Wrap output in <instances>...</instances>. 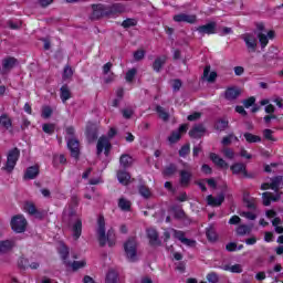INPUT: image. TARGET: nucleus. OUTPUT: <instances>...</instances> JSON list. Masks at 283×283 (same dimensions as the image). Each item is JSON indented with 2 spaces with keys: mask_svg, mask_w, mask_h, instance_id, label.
<instances>
[{
  "mask_svg": "<svg viewBox=\"0 0 283 283\" xmlns=\"http://www.w3.org/2000/svg\"><path fill=\"white\" fill-rule=\"evenodd\" d=\"M93 12L91 14L92 21H101V19H116L119 14L125 12V4L114 2L111 4L97 3L91 6Z\"/></svg>",
  "mask_w": 283,
  "mask_h": 283,
  "instance_id": "1",
  "label": "nucleus"
},
{
  "mask_svg": "<svg viewBox=\"0 0 283 283\" xmlns=\"http://www.w3.org/2000/svg\"><path fill=\"white\" fill-rule=\"evenodd\" d=\"M97 240L99 242V247H105V244H108V247H114L116 242L114 241L116 238V234L114 233V229H109L106 233L105 230V217L103 214H99L97 218V229H96Z\"/></svg>",
  "mask_w": 283,
  "mask_h": 283,
  "instance_id": "2",
  "label": "nucleus"
},
{
  "mask_svg": "<svg viewBox=\"0 0 283 283\" xmlns=\"http://www.w3.org/2000/svg\"><path fill=\"white\" fill-rule=\"evenodd\" d=\"M116 134H118V132L116 130V128H111L107 133V136L102 135L98 139H97V144H96V156H101V154H103L106 156H109L111 151H112V142H109V138H114V136H116Z\"/></svg>",
  "mask_w": 283,
  "mask_h": 283,
  "instance_id": "3",
  "label": "nucleus"
},
{
  "mask_svg": "<svg viewBox=\"0 0 283 283\" xmlns=\"http://www.w3.org/2000/svg\"><path fill=\"white\" fill-rule=\"evenodd\" d=\"M124 253L128 262H137L138 260V241L136 237H129L124 243Z\"/></svg>",
  "mask_w": 283,
  "mask_h": 283,
  "instance_id": "4",
  "label": "nucleus"
},
{
  "mask_svg": "<svg viewBox=\"0 0 283 283\" xmlns=\"http://www.w3.org/2000/svg\"><path fill=\"white\" fill-rule=\"evenodd\" d=\"M19 158H21V150L18 147L10 149L7 155V163L2 167V171L12 174V171H14V167H17V163H19Z\"/></svg>",
  "mask_w": 283,
  "mask_h": 283,
  "instance_id": "5",
  "label": "nucleus"
},
{
  "mask_svg": "<svg viewBox=\"0 0 283 283\" xmlns=\"http://www.w3.org/2000/svg\"><path fill=\"white\" fill-rule=\"evenodd\" d=\"M11 229L14 233H25L28 229V219L23 214H15L11 219Z\"/></svg>",
  "mask_w": 283,
  "mask_h": 283,
  "instance_id": "6",
  "label": "nucleus"
},
{
  "mask_svg": "<svg viewBox=\"0 0 283 283\" xmlns=\"http://www.w3.org/2000/svg\"><path fill=\"white\" fill-rule=\"evenodd\" d=\"M241 39L244 41L248 52H258V38L253 33L241 34Z\"/></svg>",
  "mask_w": 283,
  "mask_h": 283,
  "instance_id": "7",
  "label": "nucleus"
},
{
  "mask_svg": "<svg viewBox=\"0 0 283 283\" xmlns=\"http://www.w3.org/2000/svg\"><path fill=\"white\" fill-rule=\"evenodd\" d=\"M67 149L71 151V157L75 160L81 158V142L78 139L71 137L67 139Z\"/></svg>",
  "mask_w": 283,
  "mask_h": 283,
  "instance_id": "8",
  "label": "nucleus"
},
{
  "mask_svg": "<svg viewBox=\"0 0 283 283\" xmlns=\"http://www.w3.org/2000/svg\"><path fill=\"white\" fill-rule=\"evenodd\" d=\"M172 21L175 23H190L193 25L198 21V17L196 14L178 13L172 17Z\"/></svg>",
  "mask_w": 283,
  "mask_h": 283,
  "instance_id": "9",
  "label": "nucleus"
},
{
  "mask_svg": "<svg viewBox=\"0 0 283 283\" xmlns=\"http://www.w3.org/2000/svg\"><path fill=\"white\" fill-rule=\"evenodd\" d=\"M24 211L29 213V216H35L38 220H43L45 218V211L36 209V206L33 202H25Z\"/></svg>",
  "mask_w": 283,
  "mask_h": 283,
  "instance_id": "10",
  "label": "nucleus"
},
{
  "mask_svg": "<svg viewBox=\"0 0 283 283\" xmlns=\"http://www.w3.org/2000/svg\"><path fill=\"white\" fill-rule=\"evenodd\" d=\"M146 235L149 240L150 247H160L163 242L159 239L158 230L154 228H148L146 230Z\"/></svg>",
  "mask_w": 283,
  "mask_h": 283,
  "instance_id": "11",
  "label": "nucleus"
},
{
  "mask_svg": "<svg viewBox=\"0 0 283 283\" xmlns=\"http://www.w3.org/2000/svg\"><path fill=\"white\" fill-rule=\"evenodd\" d=\"M193 178V172L189 170H180L179 171V185L180 187L187 188L191 185V180Z\"/></svg>",
  "mask_w": 283,
  "mask_h": 283,
  "instance_id": "12",
  "label": "nucleus"
},
{
  "mask_svg": "<svg viewBox=\"0 0 283 283\" xmlns=\"http://www.w3.org/2000/svg\"><path fill=\"white\" fill-rule=\"evenodd\" d=\"M57 253L65 266L72 265V261L69 260L70 258V248L65 243H61L60 248L57 249Z\"/></svg>",
  "mask_w": 283,
  "mask_h": 283,
  "instance_id": "13",
  "label": "nucleus"
},
{
  "mask_svg": "<svg viewBox=\"0 0 283 283\" xmlns=\"http://www.w3.org/2000/svg\"><path fill=\"white\" fill-rule=\"evenodd\" d=\"M206 202L208 207H222V203L224 202V195L222 192L217 197H213V195H208Z\"/></svg>",
  "mask_w": 283,
  "mask_h": 283,
  "instance_id": "14",
  "label": "nucleus"
},
{
  "mask_svg": "<svg viewBox=\"0 0 283 283\" xmlns=\"http://www.w3.org/2000/svg\"><path fill=\"white\" fill-rule=\"evenodd\" d=\"M174 231V238L176 240H179L181 244H186V247H196V240L187 239L185 237V232L181 230H172Z\"/></svg>",
  "mask_w": 283,
  "mask_h": 283,
  "instance_id": "15",
  "label": "nucleus"
},
{
  "mask_svg": "<svg viewBox=\"0 0 283 283\" xmlns=\"http://www.w3.org/2000/svg\"><path fill=\"white\" fill-rule=\"evenodd\" d=\"M216 28H217V24L216 22L212 21L207 24L199 25L197 28V32H199V34H202V35L205 34L211 35L217 33Z\"/></svg>",
  "mask_w": 283,
  "mask_h": 283,
  "instance_id": "16",
  "label": "nucleus"
},
{
  "mask_svg": "<svg viewBox=\"0 0 283 283\" xmlns=\"http://www.w3.org/2000/svg\"><path fill=\"white\" fill-rule=\"evenodd\" d=\"M207 133V128L202 124L195 125L190 130H189V136L190 138H201L205 136Z\"/></svg>",
  "mask_w": 283,
  "mask_h": 283,
  "instance_id": "17",
  "label": "nucleus"
},
{
  "mask_svg": "<svg viewBox=\"0 0 283 283\" xmlns=\"http://www.w3.org/2000/svg\"><path fill=\"white\" fill-rule=\"evenodd\" d=\"M240 94H242V91L235 86H230L224 92V98L226 101H235Z\"/></svg>",
  "mask_w": 283,
  "mask_h": 283,
  "instance_id": "18",
  "label": "nucleus"
},
{
  "mask_svg": "<svg viewBox=\"0 0 283 283\" xmlns=\"http://www.w3.org/2000/svg\"><path fill=\"white\" fill-rule=\"evenodd\" d=\"M17 63H19L17 57H13V56L4 57L2 60V71L10 72V70H14V67H17Z\"/></svg>",
  "mask_w": 283,
  "mask_h": 283,
  "instance_id": "19",
  "label": "nucleus"
},
{
  "mask_svg": "<svg viewBox=\"0 0 283 283\" xmlns=\"http://www.w3.org/2000/svg\"><path fill=\"white\" fill-rule=\"evenodd\" d=\"M210 160L217 165V167H220L221 169H229V164L222 159L218 154L216 153H210L209 154Z\"/></svg>",
  "mask_w": 283,
  "mask_h": 283,
  "instance_id": "20",
  "label": "nucleus"
},
{
  "mask_svg": "<svg viewBox=\"0 0 283 283\" xmlns=\"http://www.w3.org/2000/svg\"><path fill=\"white\" fill-rule=\"evenodd\" d=\"M139 182L140 184L137 187L139 196H142V198H145V200H149V198H151V190L147 185H145L143 178L139 179Z\"/></svg>",
  "mask_w": 283,
  "mask_h": 283,
  "instance_id": "21",
  "label": "nucleus"
},
{
  "mask_svg": "<svg viewBox=\"0 0 283 283\" xmlns=\"http://www.w3.org/2000/svg\"><path fill=\"white\" fill-rule=\"evenodd\" d=\"M39 174H40V169L38 165L28 167L24 172L23 180H34V178H36Z\"/></svg>",
  "mask_w": 283,
  "mask_h": 283,
  "instance_id": "22",
  "label": "nucleus"
},
{
  "mask_svg": "<svg viewBox=\"0 0 283 283\" xmlns=\"http://www.w3.org/2000/svg\"><path fill=\"white\" fill-rule=\"evenodd\" d=\"M72 231H73V239L78 240V238H81L83 233V220L76 219V221L73 223Z\"/></svg>",
  "mask_w": 283,
  "mask_h": 283,
  "instance_id": "23",
  "label": "nucleus"
},
{
  "mask_svg": "<svg viewBox=\"0 0 283 283\" xmlns=\"http://www.w3.org/2000/svg\"><path fill=\"white\" fill-rule=\"evenodd\" d=\"M243 202L245 203L247 209L251 211L258 210V200L253 197H249V193L243 195Z\"/></svg>",
  "mask_w": 283,
  "mask_h": 283,
  "instance_id": "24",
  "label": "nucleus"
},
{
  "mask_svg": "<svg viewBox=\"0 0 283 283\" xmlns=\"http://www.w3.org/2000/svg\"><path fill=\"white\" fill-rule=\"evenodd\" d=\"M60 98L62 103H67L70 98H72V91H70V86L67 84H63L60 88Z\"/></svg>",
  "mask_w": 283,
  "mask_h": 283,
  "instance_id": "25",
  "label": "nucleus"
},
{
  "mask_svg": "<svg viewBox=\"0 0 283 283\" xmlns=\"http://www.w3.org/2000/svg\"><path fill=\"white\" fill-rule=\"evenodd\" d=\"M165 63H167V55H161L155 59L153 62V70L154 72L159 73L163 67H165Z\"/></svg>",
  "mask_w": 283,
  "mask_h": 283,
  "instance_id": "26",
  "label": "nucleus"
},
{
  "mask_svg": "<svg viewBox=\"0 0 283 283\" xmlns=\"http://www.w3.org/2000/svg\"><path fill=\"white\" fill-rule=\"evenodd\" d=\"M247 170V165L243 163H234L233 165L230 166V171H232L233 176H244V171Z\"/></svg>",
  "mask_w": 283,
  "mask_h": 283,
  "instance_id": "27",
  "label": "nucleus"
},
{
  "mask_svg": "<svg viewBox=\"0 0 283 283\" xmlns=\"http://www.w3.org/2000/svg\"><path fill=\"white\" fill-rule=\"evenodd\" d=\"M117 180L120 182V185L127 186L132 180V175H129V172H127L126 170H118Z\"/></svg>",
  "mask_w": 283,
  "mask_h": 283,
  "instance_id": "28",
  "label": "nucleus"
},
{
  "mask_svg": "<svg viewBox=\"0 0 283 283\" xmlns=\"http://www.w3.org/2000/svg\"><path fill=\"white\" fill-rule=\"evenodd\" d=\"M203 76L207 78L208 83H216V78H218V73L212 71L211 66H206L203 69Z\"/></svg>",
  "mask_w": 283,
  "mask_h": 283,
  "instance_id": "29",
  "label": "nucleus"
},
{
  "mask_svg": "<svg viewBox=\"0 0 283 283\" xmlns=\"http://www.w3.org/2000/svg\"><path fill=\"white\" fill-rule=\"evenodd\" d=\"M0 127H3L7 130L12 129V118L8 114H2L0 116Z\"/></svg>",
  "mask_w": 283,
  "mask_h": 283,
  "instance_id": "30",
  "label": "nucleus"
},
{
  "mask_svg": "<svg viewBox=\"0 0 283 283\" xmlns=\"http://www.w3.org/2000/svg\"><path fill=\"white\" fill-rule=\"evenodd\" d=\"M251 231H253V227L248 226V224H240L237 229H235V233L237 235H249L251 234Z\"/></svg>",
  "mask_w": 283,
  "mask_h": 283,
  "instance_id": "31",
  "label": "nucleus"
},
{
  "mask_svg": "<svg viewBox=\"0 0 283 283\" xmlns=\"http://www.w3.org/2000/svg\"><path fill=\"white\" fill-rule=\"evenodd\" d=\"M282 180H283L282 176H276L271 179L270 185H271L272 191H275V193L280 191V186L282 185Z\"/></svg>",
  "mask_w": 283,
  "mask_h": 283,
  "instance_id": "32",
  "label": "nucleus"
},
{
  "mask_svg": "<svg viewBox=\"0 0 283 283\" xmlns=\"http://www.w3.org/2000/svg\"><path fill=\"white\" fill-rule=\"evenodd\" d=\"M14 247V242L10 240H4L0 242V253H8V251H12Z\"/></svg>",
  "mask_w": 283,
  "mask_h": 283,
  "instance_id": "33",
  "label": "nucleus"
},
{
  "mask_svg": "<svg viewBox=\"0 0 283 283\" xmlns=\"http://www.w3.org/2000/svg\"><path fill=\"white\" fill-rule=\"evenodd\" d=\"M86 138L88 143H94L95 140H98V129L96 128L86 129Z\"/></svg>",
  "mask_w": 283,
  "mask_h": 283,
  "instance_id": "34",
  "label": "nucleus"
},
{
  "mask_svg": "<svg viewBox=\"0 0 283 283\" xmlns=\"http://www.w3.org/2000/svg\"><path fill=\"white\" fill-rule=\"evenodd\" d=\"M229 128V120L227 119H217L214 123V129L217 132H224V129Z\"/></svg>",
  "mask_w": 283,
  "mask_h": 283,
  "instance_id": "35",
  "label": "nucleus"
},
{
  "mask_svg": "<svg viewBox=\"0 0 283 283\" xmlns=\"http://www.w3.org/2000/svg\"><path fill=\"white\" fill-rule=\"evenodd\" d=\"M119 164H120V167H123L124 169L132 167V157L127 154H123L119 157Z\"/></svg>",
  "mask_w": 283,
  "mask_h": 283,
  "instance_id": "36",
  "label": "nucleus"
},
{
  "mask_svg": "<svg viewBox=\"0 0 283 283\" xmlns=\"http://www.w3.org/2000/svg\"><path fill=\"white\" fill-rule=\"evenodd\" d=\"M206 235L209 242L218 241V233H216V229H213V227H209L206 229Z\"/></svg>",
  "mask_w": 283,
  "mask_h": 283,
  "instance_id": "37",
  "label": "nucleus"
},
{
  "mask_svg": "<svg viewBox=\"0 0 283 283\" xmlns=\"http://www.w3.org/2000/svg\"><path fill=\"white\" fill-rule=\"evenodd\" d=\"M178 171V166L176 164H169L168 166L165 167L163 174L164 176H167L168 178L174 176Z\"/></svg>",
  "mask_w": 283,
  "mask_h": 283,
  "instance_id": "38",
  "label": "nucleus"
},
{
  "mask_svg": "<svg viewBox=\"0 0 283 283\" xmlns=\"http://www.w3.org/2000/svg\"><path fill=\"white\" fill-rule=\"evenodd\" d=\"M118 207L122 211H132V201L120 198L118 200Z\"/></svg>",
  "mask_w": 283,
  "mask_h": 283,
  "instance_id": "39",
  "label": "nucleus"
},
{
  "mask_svg": "<svg viewBox=\"0 0 283 283\" xmlns=\"http://www.w3.org/2000/svg\"><path fill=\"white\" fill-rule=\"evenodd\" d=\"M106 283H118V272L109 270L106 274Z\"/></svg>",
  "mask_w": 283,
  "mask_h": 283,
  "instance_id": "40",
  "label": "nucleus"
},
{
  "mask_svg": "<svg viewBox=\"0 0 283 283\" xmlns=\"http://www.w3.org/2000/svg\"><path fill=\"white\" fill-rule=\"evenodd\" d=\"M243 137L245 138L247 143H250V144L262 143V137L258 135H253L251 133H244Z\"/></svg>",
  "mask_w": 283,
  "mask_h": 283,
  "instance_id": "41",
  "label": "nucleus"
},
{
  "mask_svg": "<svg viewBox=\"0 0 283 283\" xmlns=\"http://www.w3.org/2000/svg\"><path fill=\"white\" fill-rule=\"evenodd\" d=\"M155 112L158 114L161 120H169V113H167V111H165L163 106L157 105L155 108Z\"/></svg>",
  "mask_w": 283,
  "mask_h": 283,
  "instance_id": "42",
  "label": "nucleus"
},
{
  "mask_svg": "<svg viewBox=\"0 0 283 283\" xmlns=\"http://www.w3.org/2000/svg\"><path fill=\"white\" fill-rule=\"evenodd\" d=\"M191 154V144L187 143L179 149L180 158H187Z\"/></svg>",
  "mask_w": 283,
  "mask_h": 283,
  "instance_id": "43",
  "label": "nucleus"
},
{
  "mask_svg": "<svg viewBox=\"0 0 283 283\" xmlns=\"http://www.w3.org/2000/svg\"><path fill=\"white\" fill-rule=\"evenodd\" d=\"M135 25H138V21H136V19L134 18H128L122 22V28H124L125 30L129 28H135Z\"/></svg>",
  "mask_w": 283,
  "mask_h": 283,
  "instance_id": "44",
  "label": "nucleus"
},
{
  "mask_svg": "<svg viewBox=\"0 0 283 283\" xmlns=\"http://www.w3.org/2000/svg\"><path fill=\"white\" fill-rule=\"evenodd\" d=\"M55 129H56V125L54 124H43L42 126V132H44V134H48L49 136H52Z\"/></svg>",
  "mask_w": 283,
  "mask_h": 283,
  "instance_id": "45",
  "label": "nucleus"
},
{
  "mask_svg": "<svg viewBox=\"0 0 283 283\" xmlns=\"http://www.w3.org/2000/svg\"><path fill=\"white\" fill-rule=\"evenodd\" d=\"M223 271H230V273H242V265L234 264V265H224Z\"/></svg>",
  "mask_w": 283,
  "mask_h": 283,
  "instance_id": "46",
  "label": "nucleus"
},
{
  "mask_svg": "<svg viewBox=\"0 0 283 283\" xmlns=\"http://www.w3.org/2000/svg\"><path fill=\"white\" fill-rule=\"evenodd\" d=\"M206 280L209 282V283H218L220 282V275H218L217 272H209L206 276Z\"/></svg>",
  "mask_w": 283,
  "mask_h": 283,
  "instance_id": "47",
  "label": "nucleus"
},
{
  "mask_svg": "<svg viewBox=\"0 0 283 283\" xmlns=\"http://www.w3.org/2000/svg\"><path fill=\"white\" fill-rule=\"evenodd\" d=\"M180 138H182V135H180V133H177L176 130H174L170 136L168 137V142L171 145H175V143H178V140H180Z\"/></svg>",
  "mask_w": 283,
  "mask_h": 283,
  "instance_id": "48",
  "label": "nucleus"
},
{
  "mask_svg": "<svg viewBox=\"0 0 283 283\" xmlns=\"http://www.w3.org/2000/svg\"><path fill=\"white\" fill-rule=\"evenodd\" d=\"M259 43H261V48H266L269 45V36L264 33H258Z\"/></svg>",
  "mask_w": 283,
  "mask_h": 283,
  "instance_id": "49",
  "label": "nucleus"
},
{
  "mask_svg": "<svg viewBox=\"0 0 283 283\" xmlns=\"http://www.w3.org/2000/svg\"><path fill=\"white\" fill-rule=\"evenodd\" d=\"M85 264H87L85 261H73L71 265L66 266H72L73 271H78V269H83Z\"/></svg>",
  "mask_w": 283,
  "mask_h": 283,
  "instance_id": "50",
  "label": "nucleus"
},
{
  "mask_svg": "<svg viewBox=\"0 0 283 283\" xmlns=\"http://www.w3.org/2000/svg\"><path fill=\"white\" fill-rule=\"evenodd\" d=\"M262 198H263V206L271 207V202H272L271 192L269 191L263 192Z\"/></svg>",
  "mask_w": 283,
  "mask_h": 283,
  "instance_id": "51",
  "label": "nucleus"
},
{
  "mask_svg": "<svg viewBox=\"0 0 283 283\" xmlns=\"http://www.w3.org/2000/svg\"><path fill=\"white\" fill-rule=\"evenodd\" d=\"M29 264H30V261L23 256H21L18 260V266H19V269H22L23 271H25V269H28Z\"/></svg>",
  "mask_w": 283,
  "mask_h": 283,
  "instance_id": "52",
  "label": "nucleus"
},
{
  "mask_svg": "<svg viewBox=\"0 0 283 283\" xmlns=\"http://www.w3.org/2000/svg\"><path fill=\"white\" fill-rule=\"evenodd\" d=\"M171 86L174 92H180V88L182 87V80L180 78L172 80Z\"/></svg>",
  "mask_w": 283,
  "mask_h": 283,
  "instance_id": "53",
  "label": "nucleus"
},
{
  "mask_svg": "<svg viewBox=\"0 0 283 283\" xmlns=\"http://www.w3.org/2000/svg\"><path fill=\"white\" fill-rule=\"evenodd\" d=\"M136 72H137L136 69H130L126 72L125 78H126L127 83H132V81H134V78L136 76Z\"/></svg>",
  "mask_w": 283,
  "mask_h": 283,
  "instance_id": "54",
  "label": "nucleus"
},
{
  "mask_svg": "<svg viewBox=\"0 0 283 283\" xmlns=\"http://www.w3.org/2000/svg\"><path fill=\"white\" fill-rule=\"evenodd\" d=\"M263 136L265 140H271L272 143H275V137H273V132L270 128H266L263 130Z\"/></svg>",
  "mask_w": 283,
  "mask_h": 283,
  "instance_id": "55",
  "label": "nucleus"
},
{
  "mask_svg": "<svg viewBox=\"0 0 283 283\" xmlns=\"http://www.w3.org/2000/svg\"><path fill=\"white\" fill-rule=\"evenodd\" d=\"M223 156L229 160H233L235 158V151H233V149L231 148H224Z\"/></svg>",
  "mask_w": 283,
  "mask_h": 283,
  "instance_id": "56",
  "label": "nucleus"
},
{
  "mask_svg": "<svg viewBox=\"0 0 283 283\" xmlns=\"http://www.w3.org/2000/svg\"><path fill=\"white\" fill-rule=\"evenodd\" d=\"M52 114H53L52 107H50V106L42 107V118H50V116H52Z\"/></svg>",
  "mask_w": 283,
  "mask_h": 283,
  "instance_id": "57",
  "label": "nucleus"
},
{
  "mask_svg": "<svg viewBox=\"0 0 283 283\" xmlns=\"http://www.w3.org/2000/svg\"><path fill=\"white\" fill-rule=\"evenodd\" d=\"M74 76V71H72V67L66 65L63 71V78H72Z\"/></svg>",
  "mask_w": 283,
  "mask_h": 283,
  "instance_id": "58",
  "label": "nucleus"
},
{
  "mask_svg": "<svg viewBox=\"0 0 283 283\" xmlns=\"http://www.w3.org/2000/svg\"><path fill=\"white\" fill-rule=\"evenodd\" d=\"M243 105L245 109H249V107H253L255 105V98L253 96L247 98L243 101Z\"/></svg>",
  "mask_w": 283,
  "mask_h": 283,
  "instance_id": "59",
  "label": "nucleus"
},
{
  "mask_svg": "<svg viewBox=\"0 0 283 283\" xmlns=\"http://www.w3.org/2000/svg\"><path fill=\"white\" fill-rule=\"evenodd\" d=\"M201 171L202 174H206V176H211L213 174V169L211 168V166L203 164L201 166Z\"/></svg>",
  "mask_w": 283,
  "mask_h": 283,
  "instance_id": "60",
  "label": "nucleus"
},
{
  "mask_svg": "<svg viewBox=\"0 0 283 283\" xmlns=\"http://www.w3.org/2000/svg\"><path fill=\"white\" fill-rule=\"evenodd\" d=\"M134 59H135V61H143V59H145V51L144 50L135 51Z\"/></svg>",
  "mask_w": 283,
  "mask_h": 283,
  "instance_id": "61",
  "label": "nucleus"
},
{
  "mask_svg": "<svg viewBox=\"0 0 283 283\" xmlns=\"http://www.w3.org/2000/svg\"><path fill=\"white\" fill-rule=\"evenodd\" d=\"M243 218H247V220H255L258 216L251 211H244L241 213Z\"/></svg>",
  "mask_w": 283,
  "mask_h": 283,
  "instance_id": "62",
  "label": "nucleus"
},
{
  "mask_svg": "<svg viewBox=\"0 0 283 283\" xmlns=\"http://www.w3.org/2000/svg\"><path fill=\"white\" fill-rule=\"evenodd\" d=\"M226 250L229 251V253H233L234 251H238V243L230 242L226 245Z\"/></svg>",
  "mask_w": 283,
  "mask_h": 283,
  "instance_id": "63",
  "label": "nucleus"
},
{
  "mask_svg": "<svg viewBox=\"0 0 283 283\" xmlns=\"http://www.w3.org/2000/svg\"><path fill=\"white\" fill-rule=\"evenodd\" d=\"M240 222L242 219L238 214L232 216L228 221L229 224H240Z\"/></svg>",
  "mask_w": 283,
  "mask_h": 283,
  "instance_id": "64",
  "label": "nucleus"
}]
</instances>
